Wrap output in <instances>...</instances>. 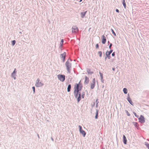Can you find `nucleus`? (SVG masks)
I'll return each instance as SVG.
<instances>
[{"label": "nucleus", "instance_id": "34", "mask_svg": "<svg viewBox=\"0 0 149 149\" xmlns=\"http://www.w3.org/2000/svg\"><path fill=\"white\" fill-rule=\"evenodd\" d=\"M92 83H94V84H95V79L94 78L93 80V81H92Z\"/></svg>", "mask_w": 149, "mask_h": 149}, {"label": "nucleus", "instance_id": "26", "mask_svg": "<svg viewBox=\"0 0 149 149\" xmlns=\"http://www.w3.org/2000/svg\"><path fill=\"white\" fill-rule=\"evenodd\" d=\"M63 42V39H61V42H60V47H62V46Z\"/></svg>", "mask_w": 149, "mask_h": 149}, {"label": "nucleus", "instance_id": "24", "mask_svg": "<svg viewBox=\"0 0 149 149\" xmlns=\"http://www.w3.org/2000/svg\"><path fill=\"white\" fill-rule=\"evenodd\" d=\"M71 88V85L70 84H69L67 88V91L68 92H69L70 91V90Z\"/></svg>", "mask_w": 149, "mask_h": 149}, {"label": "nucleus", "instance_id": "36", "mask_svg": "<svg viewBox=\"0 0 149 149\" xmlns=\"http://www.w3.org/2000/svg\"><path fill=\"white\" fill-rule=\"evenodd\" d=\"M116 11L117 13H118L119 12V10L118 9H116Z\"/></svg>", "mask_w": 149, "mask_h": 149}, {"label": "nucleus", "instance_id": "50", "mask_svg": "<svg viewBox=\"0 0 149 149\" xmlns=\"http://www.w3.org/2000/svg\"><path fill=\"white\" fill-rule=\"evenodd\" d=\"M20 33H21V32H20Z\"/></svg>", "mask_w": 149, "mask_h": 149}, {"label": "nucleus", "instance_id": "45", "mask_svg": "<svg viewBox=\"0 0 149 149\" xmlns=\"http://www.w3.org/2000/svg\"><path fill=\"white\" fill-rule=\"evenodd\" d=\"M82 0H80V1H79V2H81V1H82Z\"/></svg>", "mask_w": 149, "mask_h": 149}, {"label": "nucleus", "instance_id": "8", "mask_svg": "<svg viewBox=\"0 0 149 149\" xmlns=\"http://www.w3.org/2000/svg\"><path fill=\"white\" fill-rule=\"evenodd\" d=\"M79 128V131L81 134L84 137L85 136L86 133L82 129V127L80 125L78 126Z\"/></svg>", "mask_w": 149, "mask_h": 149}, {"label": "nucleus", "instance_id": "27", "mask_svg": "<svg viewBox=\"0 0 149 149\" xmlns=\"http://www.w3.org/2000/svg\"><path fill=\"white\" fill-rule=\"evenodd\" d=\"M98 54H99L100 57H101L102 54V52L101 51H99L98 52Z\"/></svg>", "mask_w": 149, "mask_h": 149}, {"label": "nucleus", "instance_id": "38", "mask_svg": "<svg viewBox=\"0 0 149 149\" xmlns=\"http://www.w3.org/2000/svg\"><path fill=\"white\" fill-rule=\"evenodd\" d=\"M112 45V44L111 43H110V44L109 45V47H111Z\"/></svg>", "mask_w": 149, "mask_h": 149}, {"label": "nucleus", "instance_id": "18", "mask_svg": "<svg viewBox=\"0 0 149 149\" xmlns=\"http://www.w3.org/2000/svg\"><path fill=\"white\" fill-rule=\"evenodd\" d=\"M112 52V50H111L109 51H107L106 53V56H109Z\"/></svg>", "mask_w": 149, "mask_h": 149}, {"label": "nucleus", "instance_id": "23", "mask_svg": "<svg viewBox=\"0 0 149 149\" xmlns=\"http://www.w3.org/2000/svg\"><path fill=\"white\" fill-rule=\"evenodd\" d=\"M145 145L146 146V147L148 149H149V143H148V142H145Z\"/></svg>", "mask_w": 149, "mask_h": 149}, {"label": "nucleus", "instance_id": "40", "mask_svg": "<svg viewBox=\"0 0 149 149\" xmlns=\"http://www.w3.org/2000/svg\"><path fill=\"white\" fill-rule=\"evenodd\" d=\"M107 57L108 59L110 58V56H107Z\"/></svg>", "mask_w": 149, "mask_h": 149}, {"label": "nucleus", "instance_id": "4", "mask_svg": "<svg viewBox=\"0 0 149 149\" xmlns=\"http://www.w3.org/2000/svg\"><path fill=\"white\" fill-rule=\"evenodd\" d=\"M58 79L62 82H63L65 79V76L63 74H58L57 76Z\"/></svg>", "mask_w": 149, "mask_h": 149}, {"label": "nucleus", "instance_id": "14", "mask_svg": "<svg viewBox=\"0 0 149 149\" xmlns=\"http://www.w3.org/2000/svg\"><path fill=\"white\" fill-rule=\"evenodd\" d=\"M106 42V38L104 35H103L102 36V43L104 44Z\"/></svg>", "mask_w": 149, "mask_h": 149}, {"label": "nucleus", "instance_id": "21", "mask_svg": "<svg viewBox=\"0 0 149 149\" xmlns=\"http://www.w3.org/2000/svg\"><path fill=\"white\" fill-rule=\"evenodd\" d=\"M123 5L125 8H126V4L125 0H123V1H122Z\"/></svg>", "mask_w": 149, "mask_h": 149}, {"label": "nucleus", "instance_id": "39", "mask_svg": "<svg viewBox=\"0 0 149 149\" xmlns=\"http://www.w3.org/2000/svg\"><path fill=\"white\" fill-rule=\"evenodd\" d=\"M98 104H96V107L97 108L98 107Z\"/></svg>", "mask_w": 149, "mask_h": 149}, {"label": "nucleus", "instance_id": "3", "mask_svg": "<svg viewBox=\"0 0 149 149\" xmlns=\"http://www.w3.org/2000/svg\"><path fill=\"white\" fill-rule=\"evenodd\" d=\"M71 65V63H70L69 59H68L66 62L65 66L66 67L67 70L69 73H70Z\"/></svg>", "mask_w": 149, "mask_h": 149}, {"label": "nucleus", "instance_id": "46", "mask_svg": "<svg viewBox=\"0 0 149 149\" xmlns=\"http://www.w3.org/2000/svg\"><path fill=\"white\" fill-rule=\"evenodd\" d=\"M52 141H53V139L52 138Z\"/></svg>", "mask_w": 149, "mask_h": 149}, {"label": "nucleus", "instance_id": "32", "mask_svg": "<svg viewBox=\"0 0 149 149\" xmlns=\"http://www.w3.org/2000/svg\"><path fill=\"white\" fill-rule=\"evenodd\" d=\"M85 93L84 92H83L81 95V97L82 98H84V97Z\"/></svg>", "mask_w": 149, "mask_h": 149}, {"label": "nucleus", "instance_id": "17", "mask_svg": "<svg viewBox=\"0 0 149 149\" xmlns=\"http://www.w3.org/2000/svg\"><path fill=\"white\" fill-rule=\"evenodd\" d=\"M99 74L101 78V81L102 83H103L104 80L103 79V74L101 73L100 72H99Z\"/></svg>", "mask_w": 149, "mask_h": 149}, {"label": "nucleus", "instance_id": "2", "mask_svg": "<svg viewBox=\"0 0 149 149\" xmlns=\"http://www.w3.org/2000/svg\"><path fill=\"white\" fill-rule=\"evenodd\" d=\"M44 84L41 81L39 78H38L36 81L35 85L37 87H40L44 85Z\"/></svg>", "mask_w": 149, "mask_h": 149}, {"label": "nucleus", "instance_id": "37", "mask_svg": "<svg viewBox=\"0 0 149 149\" xmlns=\"http://www.w3.org/2000/svg\"><path fill=\"white\" fill-rule=\"evenodd\" d=\"M115 55V53L114 52H113L112 54V56H113Z\"/></svg>", "mask_w": 149, "mask_h": 149}, {"label": "nucleus", "instance_id": "16", "mask_svg": "<svg viewBox=\"0 0 149 149\" xmlns=\"http://www.w3.org/2000/svg\"><path fill=\"white\" fill-rule=\"evenodd\" d=\"M87 13V11H86L85 12H81V13L80 15H81V17L82 18H83L84 17L86 14Z\"/></svg>", "mask_w": 149, "mask_h": 149}, {"label": "nucleus", "instance_id": "42", "mask_svg": "<svg viewBox=\"0 0 149 149\" xmlns=\"http://www.w3.org/2000/svg\"><path fill=\"white\" fill-rule=\"evenodd\" d=\"M107 57H105V60H106V59H107Z\"/></svg>", "mask_w": 149, "mask_h": 149}, {"label": "nucleus", "instance_id": "35", "mask_svg": "<svg viewBox=\"0 0 149 149\" xmlns=\"http://www.w3.org/2000/svg\"><path fill=\"white\" fill-rule=\"evenodd\" d=\"M95 102L96 103V104H98V101L97 99L96 100V101H95Z\"/></svg>", "mask_w": 149, "mask_h": 149}, {"label": "nucleus", "instance_id": "25", "mask_svg": "<svg viewBox=\"0 0 149 149\" xmlns=\"http://www.w3.org/2000/svg\"><path fill=\"white\" fill-rule=\"evenodd\" d=\"M98 111L97 109L96 110V115L95 116V118L97 119V116L98 115Z\"/></svg>", "mask_w": 149, "mask_h": 149}, {"label": "nucleus", "instance_id": "22", "mask_svg": "<svg viewBox=\"0 0 149 149\" xmlns=\"http://www.w3.org/2000/svg\"><path fill=\"white\" fill-rule=\"evenodd\" d=\"M95 84L92 83L91 85V89H93L95 87Z\"/></svg>", "mask_w": 149, "mask_h": 149}, {"label": "nucleus", "instance_id": "6", "mask_svg": "<svg viewBox=\"0 0 149 149\" xmlns=\"http://www.w3.org/2000/svg\"><path fill=\"white\" fill-rule=\"evenodd\" d=\"M138 118L139 122L141 123H143L145 122V119L144 116L142 115H141L140 117H139Z\"/></svg>", "mask_w": 149, "mask_h": 149}, {"label": "nucleus", "instance_id": "1", "mask_svg": "<svg viewBox=\"0 0 149 149\" xmlns=\"http://www.w3.org/2000/svg\"><path fill=\"white\" fill-rule=\"evenodd\" d=\"M80 82V81L78 84H76L74 91V96L75 98L77 99L78 102H79L81 99V93L79 91L81 90L82 88V86Z\"/></svg>", "mask_w": 149, "mask_h": 149}, {"label": "nucleus", "instance_id": "47", "mask_svg": "<svg viewBox=\"0 0 149 149\" xmlns=\"http://www.w3.org/2000/svg\"><path fill=\"white\" fill-rule=\"evenodd\" d=\"M38 135V138H39V136Z\"/></svg>", "mask_w": 149, "mask_h": 149}, {"label": "nucleus", "instance_id": "10", "mask_svg": "<svg viewBox=\"0 0 149 149\" xmlns=\"http://www.w3.org/2000/svg\"><path fill=\"white\" fill-rule=\"evenodd\" d=\"M127 99L130 104H131L132 106L134 105V103L132 102V100L129 94H127Z\"/></svg>", "mask_w": 149, "mask_h": 149}, {"label": "nucleus", "instance_id": "44", "mask_svg": "<svg viewBox=\"0 0 149 149\" xmlns=\"http://www.w3.org/2000/svg\"><path fill=\"white\" fill-rule=\"evenodd\" d=\"M135 120L136 121H137V119L136 118H135Z\"/></svg>", "mask_w": 149, "mask_h": 149}, {"label": "nucleus", "instance_id": "5", "mask_svg": "<svg viewBox=\"0 0 149 149\" xmlns=\"http://www.w3.org/2000/svg\"><path fill=\"white\" fill-rule=\"evenodd\" d=\"M17 71L16 68H15L13 72L11 73V77L14 80H16V79Z\"/></svg>", "mask_w": 149, "mask_h": 149}, {"label": "nucleus", "instance_id": "7", "mask_svg": "<svg viewBox=\"0 0 149 149\" xmlns=\"http://www.w3.org/2000/svg\"><path fill=\"white\" fill-rule=\"evenodd\" d=\"M78 31V29L77 27L74 26L72 27V32L73 33H76Z\"/></svg>", "mask_w": 149, "mask_h": 149}, {"label": "nucleus", "instance_id": "43", "mask_svg": "<svg viewBox=\"0 0 149 149\" xmlns=\"http://www.w3.org/2000/svg\"><path fill=\"white\" fill-rule=\"evenodd\" d=\"M132 47H129V49H130H130H131V48H131V49H132Z\"/></svg>", "mask_w": 149, "mask_h": 149}, {"label": "nucleus", "instance_id": "49", "mask_svg": "<svg viewBox=\"0 0 149 149\" xmlns=\"http://www.w3.org/2000/svg\"><path fill=\"white\" fill-rule=\"evenodd\" d=\"M95 103H94L93 105H95Z\"/></svg>", "mask_w": 149, "mask_h": 149}, {"label": "nucleus", "instance_id": "20", "mask_svg": "<svg viewBox=\"0 0 149 149\" xmlns=\"http://www.w3.org/2000/svg\"><path fill=\"white\" fill-rule=\"evenodd\" d=\"M123 91L125 94H127L128 92L127 89L126 88H124L123 89Z\"/></svg>", "mask_w": 149, "mask_h": 149}, {"label": "nucleus", "instance_id": "9", "mask_svg": "<svg viewBox=\"0 0 149 149\" xmlns=\"http://www.w3.org/2000/svg\"><path fill=\"white\" fill-rule=\"evenodd\" d=\"M122 43H123V47H126L128 44V42L127 40L123 38V40L122 41Z\"/></svg>", "mask_w": 149, "mask_h": 149}, {"label": "nucleus", "instance_id": "48", "mask_svg": "<svg viewBox=\"0 0 149 149\" xmlns=\"http://www.w3.org/2000/svg\"><path fill=\"white\" fill-rule=\"evenodd\" d=\"M70 61H71V59H70Z\"/></svg>", "mask_w": 149, "mask_h": 149}, {"label": "nucleus", "instance_id": "13", "mask_svg": "<svg viewBox=\"0 0 149 149\" xmlns=\"http://www.w3.org/2000/svg\"><path fill=\"white\" fill-rule=\"evenodd\" d=\"M123 141L125 145L127 144V140L126 137L124 135H123Z\"/></svg>", "mask_w": 149, "mask_h": 149}, {"label": "nucleus", "instance_id": "33", "mask_svg": "<svg viewBox=\"0 0 149 149\" xmlns=\"http://www.w3.org/2000/svg\"><path fill=\"white\" fill-rule=\"evenodd\" d=\"M32 88L33 90V93H35V88L34 86H33L32 87Z\"/></svg>", "mask_w": 149, "mask_h": 149}, {"label": "nucleus", "instance_id": "30", "mask_svg": "<svg viewBox=\"0 0 149 149\" xmlns=\"http://www.w3.org/2000/svg\"><path fill=\"white\" fill-rule=\"evenodd\" d=\"M111 32H112V33L115 36H116V34L114 32V31L113 29H111Z\"/></svg>", "mask_w": 149, "mask_h": 149}, {"label": "nucleus", "instance_id": "41", "mask_svg": "<svg viewBox=\"0 0 149 149\" xmlns=\"http://www.w3.org/2000/svg\"><path fill=\"white\" fill-rule=\"evenodd\" d=\"M96 47H98V44H97L96 45Z\"/></svg>", "mask_w": 149, "mask_h": 149}, {"label": "nucleus", "instance_id": "19", "mask_svg": "<svg viewBox=\"0 0 149 149\" xmlns=\"http://www.w3.org/2000/svg\"><path fill=\"white\" fill-rule=\"evenodd\" d=\"M86 71L89 74H92L93 73V72L91 71L90 69H87Z\"/></svg>", "mask_w": 149, "mask_h": 149}, {"label": "nucleus", "instance_id": "11", "mask_svg": "<svg viewBox=\"0 0 149 149\" xmlns=\"http://www.w3.org/2000/svg\"><path fill=\"white\" fill-rule=\"evenodd\" d=\"M60 55L61 58L62 59L63 62H64L65 61L66 56V53L64 52L63 53L61 54Z\"/></svg>", "mask_w": 149, "mask_h": 149}, {"label": "nucleus", "instance_id": "29", "mask_svg": "<svg viewBox=\"0 0 149 149\" xmlns=\"http://www.w3.org/2000/svg\"><path fill=\"white\" fill-rule=\"evenodd\" d=\"M16 43V41L13 40L12 42V44L13 46H14Z\"/></svg>", "mask_w": 149, "mask_h": 149}, {"label": "nucleus", "instance_id": "15", "mask_svg": "<svg viewBox=\"0 0 149 149\" xmlns=\"http://www.w3.org/2000/svg\"><path fill=\"white\" fill-rule=\"evenodd\" d=\"M89 80L88 78L86 76H85V80L84 83L86 84H88L89 82Z\"/></svg>", "mask_w": 149, "mask_h": 149}, {"label": "nucleus", "instance_id": "28", "mask_svg": "<svg viewBox=\"0 0 149 149\" xmlns=\"http://www.w3.org/2000/svg\"><path fill=\"white\" fill-rule=\"evenodd\" d=\"M133 113L134 114V116H135L136 117V118H139V116L135 112H133Z\"/></svg>", "mask_w": 149, "mask_h": 149}, {"label": "nucleus", "instance_id": "31", "mask_svg": "<svg viewBox=\"0 0 149 149\" xmlns=\"http://www.w3.org/2000/svg\"><path fill=\"white\" fill-rule=\"evenodd\" d=\"M125 111L126 113L127 114V115L128 116H130V114L129 113V112H128V111L127 110H125Z\"/></svg>", "mask_w": 149, "mask_h": 149}, {"label": "nucleus", "instance_id": "12", "mask_svg": "<svg viewBox=\"0 0 149 149\" xmlns=\"http://www.w3.org/2000/svg\"><path fill=\"white\" fill-rule=\"evenodd\" d=\"M132 123L134 125L135 127L136 128L137 130H139L140 129L139 127V125L137 122H132Z\"/></svg>", "mask_w": 149, "mask_h": 149}]
</instances>
